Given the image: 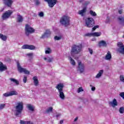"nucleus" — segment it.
<instances>
[{
	"mask_svg": "<svg viewBox=\"0 0 124 124\" xmlns=\"http://www.w3.org/2000/svg\"><path fill=\"white\" fill-rule=\"evenodd\" d=\"M60 24L64 27H68L70 24V17L67 16H63L60 18Z\"/></svg>",
	"mask_w": 124,
	"mask_h": 124,
	"instance_id": "obj_2",
	"label": "nucleus"
},
{
	"mask_svg": "<svg viewBox=\"0 0 124 124\" xmlns=\"http://www.w3.org/2000/svg\"><path fill=\"white\" fill-rule=\"evenodd\" d=\"M63 87L64 85L63 83H59L56 86V89L58 90V92H62L63 91Z\"/></svg>",
	"mask_w": 124,
	"mask_h": 124,
	"instance_id": "obj_15",
	"label": "nucleus"
},
{
	"mask_svg": "<svg viewBox=\"0 0 124 124\" xmlns=\"http://www.w3.org/2000/svg\"><path fill=\"white\" fill-rule=\"evenodd\" d=\"M119 112L120 114H124V107H121L119 109Z\"/></svg>",
	"mask_w": 124,
	"mask_h": 124,
	"instance_id": "obj_38",
	"label": "nucleus"
},
{
	"mask_svg": "<svg viewBox=\"0 0 124 124\" xmlns=\"http://www.w3.org/2000/svg\"><path fill=\"white\" fill-rule=\"evenodd\" d=\"M90 87H92L91 90L93 92H94V91H95V87H93L92 85H90Z\"/></svg>",
	"mask_w": 124,
	"mask_h": 124,
	"instance_id": "obj_47",
	"label": "nucleus"
},
{
	"mask_svg": "<svg viewBox=\"0 0 124 124\" xmlns=\"http://www.w3.org/2000/svg\"><path fill=\"white\" fill-rule=\"evenodd\" d=\"M53 111V107H49L46 110V113L47 114H50Z\"/></svg>",
	"mask_w": 124,
	"mask_h": 124,
	"instance_id": "obj_32",
	"label": "nucleus"
},
{
	"mask_svg": "<svg viewBox=\"0 0 124 124\" xmlns=\"http://www.w3.org/2000/svg\"><path fill=\"white\" fill-rule=\"evenodd\" d=\"M17 68L18 72H19L20 73L24 72L25 74L28 75L30 74V71L22 67V66H21V64H20L19 62H17Z\"/></svg>",
	"mask_w": 124,
	"mask_h": 124,
	"instance_id": "obj_6",
	"label": "nucleus"
},
{
	"mask_svg": "<svg viewBox=\"0 0 124 124\" xmlns=\"http://www.w3.org/2000/svg\"><path fill=\"white\" fill-rule=\"evenodd\" d=\"M40 4H41V3H40V1H39V0H36L35 1V5H37V6L40 5Z\"/></svg>",
	"mask_w": 124,
	"mask_h": 124,
	"instance_id": "obj_42",
	"label": "nucleus"
},
{
	"mask_svg": "<svg viewBox=\"0 0 124 124\" xmlns=\"http://www.w3.org/2000/svg\"><path fill=\"white\" fill-rule=\"evenodd\" d=\"M86 12H87V8L84 7L83 8L82 10L78 11V14H79V15H80V16L83 17V16H85V15L86 14Z\"/></svg>",
	"mask_w": 124,
	"mask_h": 124,
	"instance_id": "obj_13",
	"label": "nucleus"
},
{
	"mask_svg": "<svg viewBox=\"0 0 124 124\" xmlns=\"http://www.w3.org/2000/svg\"><path fill=\"white\" fill-rule=\"evenodd\" d=\"M120 81H122V82H124V76H120Z\"/></svg>",
	"mask_w": 124,
	"mask_h": 124,
	"instance_id": "obj_45",
	"label": "nucleus"
},
{
	"mask_svg": "<svg viewBox=\"0 0 124 124\" xmlns=\"http://www.w3.org/2000/svg\"><path fill=\"white\" fill-rule=\"evenodd\" d=\"M59 93V97L62 100H64L65 99V95H64V93L63 91L58 92Z\"/></svg>",
	"mask_w": 124,
	"mask_h": 124,
	"instance_id": "obj_19",
	"label": "nucleus"
},
{
	"mask_svg": "<svg viewBox=\"0 0 124 124\" xmlns=\"http://www.w3.org/2000/svg\"><path fill=\"white\" fill-rule=\"evenodd\" d=\"M69 60L70 61V62L72 65L73 66H75V64H76L75 61H74V60H73L71 57H69Z\"/></svg>",
	"mask_w": 124,
	"mask_h": 124,
	"instance_id": "obj_25",
	"label": "nucleus"
},
{
	"mask_svg": "<svg viewBox=\"0 0 124 124\" xmlns=\"http://www.w3.org/2000/svg\"><path fill=\"white\" fill-rule=\"evenodd\" d=\"M24 108V103L22 102H19L17 103L16 106V115L17 117H20L21 116V113L23 109Z\"/></svg>",
	"mask_w": 124,
	"mask_h": 124,
	"instance_id": "obj_1",
	"label": "nucleus"
},
{
	"mask_svg": "<svg viewBox=\"0 0 124 124\" xmlns=\"http://www.w3.org/2000/svg\"><path fill=\"white\" fill-rule=\"evenodd\" d=\"M44 1L47 2L49 8H53L57 4L58 0H44Z\"/></svg>",
	"mask_w": 124,
	"mask_h": 124,
	"instance_id": "obj_7",
	"label": "nucleus"
},
{
	"mask_svg": "<svg viewBox=\"0 0 124 124\" xmlns=\"http://www.w3.org/2000/svg\"><path fill=\"white\" fill-rule=\"evenodd\" d=\"M93 36H100L101 35V32H95L93 33L92 34Z\"/></svg>",
	"mask_w": 124,
	"mask_h": 124,
	"instance_id": "obj_30",
	"label": "nucleus"
},
{
	"mask_svg": "<svg viewBox=\"0 0 124 124\" xmlns=\"http://www.w3.org/2000/svg\"><path fill=\"white\" fill-rule=\"evenodd\" d=\"M88 4H90V1H86L85 2L84 5H88Z\"/></svg>",
	"mask_w": 124,
	"mask_h": 124,
	"instance_id": "obj_54",
	"label": "nucleus"
},
{
	"mask_svg": "<svg viewBox=\"0 0 124 124\" xmlns=\"http://www.w3.org/2000/svg\"><path fill=\"white\" fill-rule=\"evenodd\" d=\"M98 28V26H95L92 28V31H95Z\"/></svg>",
	"mask_w": 124,
	"mask_h": 124,
	"instance_id": "obj_48",
	"label": "nucleus"
},
{
	"mask_svg": "<svg viewBox=\"0 0 124 124\" xmlns=\"http://www.w3.org/2000/svg\"><path fill=\"white\" fill-rule=\"evenodd\" d=\"M90 14L93 16H96V13H95V12H93V10H91L90 11Z\"/></svg>",
	"mask_w": 124,
	"mask_h": 124,
	"instance_id": "obj_34",
	"label": "nucleus"
},
{
	"mask_svg": "<svg viewBox=\"0 0 124 124\" xmlns=\"http://www.w3.org/2000/svg\"><path fill=\"white\" fill-rule=\"evenodd\" d=\"M81 92H84V90H83V88L82 87H79L78 89L77 92L79 93H81Z\"/></svg>",
	"mask_w": 124,
	"mask_h": 124,
	"instance_id": "obj_39",
	"label": "nucleus"
},
{
	"mask_svg": "<svg viewBox=\"0 0 124 124\" xmlns=\"http://www.w3.org/2000/svg\"><path fill=\"white\" fill-rule=\"evenodd\" d=\"M86 36H93V33H88L85 35Z\"/></svg>",
	"mask_w": 124,
	"mask_h": 124,
	"instance_id": "obj_46",
	"label": "nucleus"
},
{
	"mask_svg": "<svg viewBox=\"0 0 124 124\" xmlns=\"http://www.w3.org/2000/svg\"><path fill=\"white\" fill-rule=\"evenodd\" d=\"M3 96H5L6 97H7L8 96H10V94L9 93H5L3 94Z\"/></svg>",
	"mask_w": 124,
	"mask_h": 124,
	"instance_id": "obj_43",
	"label": "nucleus"
},
{
	"mask_svg": "<svg viewBox=\"0 0 124 124\" xmlns=\"http://www.w3.org/2000/svg\"><path fill=\"white\" fill-rule=\"evenodd\" d=\"M10 81H11V82H13V83H15V84H16V85H19V81L15 78H10Z\"/></svg>",
	"mask_w": 124,
	"mask_h": 124,
	"instance_id": "obj_31",
	"label": "nucleus"
},
{
	"mask_svg": "<svg viewBox=\"0 0 124 124\" xmlns=\"http://www.w3.org/2000/svg\"><path fill=\"white\" fill-rule=\"evenodd\" d=\"M82 50V45H74L72 48L71 55L72 57L74 56V54H79Z\"/></svg>",
	"mask_w": 124,
	"mask_h": 124,
	"instance_id": "obj_3",
	"label": "nucleus"
},
{
	"mask_svg": "<svg viewBox=\"0 0 124 124\" xmlns=\"http://www.w3.org/2000/svg\"><path fill=\"white\" fill-rule=\"evenodd\" d=\"M60 124H63V120H61L60 122Z\"/></svg>",
	"mask_w": 124,
	"mask_h": 124,
	"instance_id": "obj_57",
	"label": "nucleus"
},
{
	"mask_svg": "<svg viewBox=\"0 0 124 124\" xmlns=\"http://www.w3.org/2000/svg\"><path fill=\"white\" fill-rule=\"evenodd\" d=\"M26 124H33V123L31 121H26Z\"/></svg>",
	"mask_w": 124,
	"mask_h": 124,
	"instance_id": "obj_53",
	"label": "nucleus"
},
{
	"mask_svg": "<svg viewBox=\"0 0 124 124\" xmlns=\"http://www.w3.org/2000/svg\"><path fill=\"white\" fill-rule=\"evenodd\" d=\"M94 40H95V38H93L92 39V41H94Z\"/></svg>",
	"mask_w": 124,
	"mask_h": 124,
	"instance_id": "obj_59",
	"label": "nucleus"
},
{
	"mask_svg": "<svg viewBox=\"0 0 124 124\" xmlns=\"http://www.w3.org/2000/svg\"><path fill=\"white\" fill-rule=\"evenodd\" d=\"M12 13H13V11H12V10H8L6 11L3 14L2 18L3 20H6L7 19H8V18L11 16Z\"/></svg>",
	"mask_w": 124,
	"mask_h": 124,
	"instance_id": "obj_8",
	"label": "nucleus"
},
{
	"mask_svg": "<svg viewBox=\"0 0 124 124\" xmlns=\"http://www.w3.org/2000/svg\"><path fill=\"white\" fill-rule=\"evenodd\" d=\"M9 93L10 96H12V95H18V92L16 91H12Z\"/></svg>",
	"mask_w": 124,
	"mask_h": 124,
	"instance_id": "obj_28",
	"label": "nucleus"
},
{
	"mask_svg": "<svg viewBox=\"0 0 124 124\" xmlns=\"http://www.w3.org/2000/svg\"><path fill=\"white\" fill-rule=\"evenodd\" d=\"M78 70L80 72V73H83L85 72V65L84 63H82V62H78Z\"/></svg>",
	"mask_w": 124,
	"mask_h": 124,
	"instance_id": "obj_9",
	"label": "nucleus"
},
{
	"mask_svg": "<svg viewBox=\"0 0 124 124\" xmlns=\"http://www.w3.org/2000/svg\"><path fill=\"white\" fill-rule=\"evenodd\" d=\"M0 38L3 40V41H6L7 39V36L6 35H3L2 34L0 33Z\"/></svg>",
	"mask_w": 124,
	"mask_h": 124,
	"instance_id": "obj_29",
	"label": "nucleus"
},
{
	"mask_svg": "<svg viewBox=\"0 0 124 124\" xmlns=\"http://www.w3.org/2000/svg\"><path fill=\"white\" fill-rule=\"evenodd\" d=\"M109 104L110 106H112L113 108L114 107H116V106H117L118 105V103L117 102V100L116 99H114L112 101L110 102L109 103Z\"/></svg>",
	"mask_w": 124,
	"mask_h": 124,
	"instance_id": "obj_16",
	"label": "nucleus"
},
{
	"mask_svg": "<svg viewBox=\"0 0 124 124\" xmlns=\"http://www.w3.org/2000/svg\"><path fill=\"white\" fill-rule=\"evenodd\" d=\"M120 96H121V97H123L124 99V93H120Z\"/></svg>",
	"mask_w": 124,
	"mask_h": 124,
	"instance_id": "obj_50",
	"label": "nucleus"
},
{
	"mask_svg": "<svg viewBox=\"0 0 124 124\" xmlns=\"http://www.w3.org/2000/svg\"><path fill=\"white\" fill-rule=\"evenodd\" d=\"M21 48L22 49H29V50H34L36 49L35 46L32 45H24L22 46Z\"/></svg>",
	"mask_w": 124,
	"mask_h": 124,
	"instance_id": "obj_12",
	"label": "nucleus"
},
{
	"mask_svg": "<svg viewBox=\"0 0 124 124\" xmlns=\"http://www.w3.org/2000/svg\"><path fill=\"white\" fill-rule=\"evenodd\" d=\"M33 80L34 86H38V79H37V77H33Z\"/></svg>",
	"mask_w": 124,
	"mask_h": 124,
	"instance_id": "obj_24",
	"label": "nucleus"
},
{
	"mask_svg": "<svg viewBox=\"0 0 124 124\" xmlns=\"http://www.w3.org/2000/svg\"><path fill=\"white\" fill-rule=\"evenodd\" d=\"M6 105L5 104H0V110H2V109H4Z\"/></svg>",
	"mask_w": 124,
	"mask_h": 124,
	"instance_id": "obj_36",
	"label": "nucleus"
},
{
	"mask_svg": "<svg viewBox=\"0 0 124 124\" xmlns=\"http://www.w3.org/2000/svg\"><path fill=\"white\" fill-rule=\"evenodd\" d=\"M24 20V18L22 16L20 15L19 14L17 15V17L16 18V21L18 23H22Z\"/></svg>",
	"mask_w": 124,
	"mask_h": 124,
	"instance_id": "obj_22",
	"label": "nucleus"
},
{
	"mask_svg": "<svg viewBox=\"0 0 124 124\" xmlns=\"http://www.w3.org/2000/svg\"><path fill=\"white\" fill-rule=\"evenodd\" d=\"M118 19L119 21V22L120 23V24H123V22H124V17L119 16L118 18Z\"/></svg>",
	"mask_w": 124,
	"mask_h": 124,
	"instance_id": "obj_33",
	"label": "nucleus"
},
{
	"mask_svg": "<svg viewBox=\"0 0 124 124\" xmlns=\"http://www.w3.org/2000/svg\"><path fill=\"white\" fill-rule=\"evenodd\" d=\"M20 124H27V121H24L23 120H20Z\"/></svg>",
	"mask_w": 124,
	"mask_h": 124,
	"instance_id": "obj_44",
	"label": "nucleus"
},
{
	"mask_svg": "<svg viewBox=\"0 0 124 124\" xmlns=\"http://www.w3.org/2000/svg\"><path fill=\"white\" fill-rule=\"evenodd\" d=\"M27 77L26 76H24L23 81L24 83H27Z\"/></svg>",
	"mask_w": 124,
	"mask_h": 124,
	"instance_id": "obj_41",
	"label": "nucleus"
},
{
	"mask_svg": "<svg viewBox=\"0 0 124 124\" xmlns=\"http://www.w3.org/2000/svg\"><path fill=\"white\" fill-rule=\"evenodd\" d=\"M50 34H51V31H50V30H46L45 33L42 35L41 38H45V37H48Z\"/></svg>",
	"mask_w": 124,
	"mask_h": 124,
	"instance_id": "obj_17",
	"label": "nucleus"
},
{
	"mask_svg": "<svg viewBox=\"0 0 124 124\" xmlns=\"http://www.w3.org/2000/svg\"><path fill=\"white\" fill-rule=\"evenodd\" d=\"M54 39H55V40H61V39H62V37L61 36H56L54 37Z\"/></svg>",
	"mask_w": 124,
	"mask_h": 124,
	"instance_id": "obj_40",
	"label": "nucleus"
},
{
	"mask_svg": "<svg viewBox=\"0 0 124 124\" xmlns=\"http://www.w3.org/2000/svg\"><path fill=\"white\" fill-rule=\"evenodd\" d=\"M91 55H93V49H92L91 48H89L88 49Z\"/></svg>",
	"mask_w": 124,
	"mask_h": 124,
	"instance_id": "obj_52",
	"label": "nucleus"
},
{
	"mask_svg": "<svg viewBox=\"0 0 124 124\" xmlns=\"http://www.w3.org/2000/svg\"><path fill=\"white\" fill-rule=\"evenodd\" d=\"M112 59V56L111 55V53L108 51L105 57V60L107 61H110Z\"/></svg>",
	"mask_w": 124,
	"mask_h": 124,
	"instance_id": "obj_23",
	"label": "nucleus"
},
{
	"mask_svg": "<svg viewBox=\"0 0 124 124\" xmlns=\"http://www.w3.org/2000/svg\"><path fill=\"white\" fill-rule=\"evenodd\" d=\"M7 69V67L5 65H3L2 62H0V72H2L4 71V70H6Z\"/></svg>",
	"mask_w": 124,
	"mask_h": 124,
	"instance_id": "obj_18",
	"label": "nucleus"
},
{
	"mask_svg": "<svg viewBox=\"0 0 124 124\" xmlns=\"http://www.w3.org/2000/svg\"><path fill=\"white\" fill-rule=\"evenodd\" d=\"M94 25V20L92 17H88L85 19V26L87 28H93Z\"/></svg>",
	"mask_w": 124,
	"mask_h": 124,
	"instance_id": "obj_4",
	"label": "nucleus"
},
{
	"mask_svg": "<svg viewBox=\"0 0 124 124\" xmlns=\"http://www.w3.org/2000/svg\"><path fill=\"white\" fill-rule=\"evenodd\" d=\"M1 11V12H2V11H3V10H1V11Z\"/></svg>",
	"mask_w": 124,
	"mask_h": 124,
	"instance_id": "obj_60",
	"label": "nucleus"
},
{
	"mask_svg": "<svg viewBox=\"0 0 124 124\" xmlns=\"http://www.w3.org/2000/svg\"><path fill=\"white\" fill-rule=\"evenodd\" d=\"M35 31V30L33 28L31 27V25L26 24L25 26V34L27 36H29L31 33H33Z\"/></svg>",
	"mask_w": 124,
	"mask_h": 124,
	"instance_id": "obj_5",
	"label": "nucleus"
},
{
	"mask_svg": "<svg viewBox=\"0 0 124 124\" xmlns=\"http://www.w3.org/2000/svg\"><path fill=\"white\" fill-rule=\"evenodd\" d=\"M99 46L100 47H106L107 46V44H106V42L105 41H100L99 43Z\"/></svg>",
	"mask_w": 124,
	"mask_h": 124,
	"instance_id": "obj_20",
	"label": "nucleus"
},
{
	"mask_svg": "<svg viewBox=\"0 0 124 124\" xmlns=\"http://www.w3.org/2000/svg\"><path fill=\"white\" fill-rule=\"evenodd\" d=\"M27 108L29 109V110H30V111H31L32 112H33V111H34V108H35L34 107V106L31 105H28Z\"/></svg>",
	"mask_w": 124,
	"mask_h": 124,
	"instance_id": "obj_26",
	"label": "nucleus"
},
{
	"mask_svg": "<svg viewBox=\"0 0 124 124\" xmlns=\"http://www.w3.org/2000/svg\"><path fill=\"white\" fill-rule=\"evenodd\" d=\"M109 22H110V18L109 17H107L106 21V23H109Z\"/></svg>",
	"mask_w": 124,
	"mask_h": 124,
	"instance_id": "obj_51",
	"label": "nucleus"
},
{
	"mask_svg": "<svg viewBox=\"0 0 124 124\" xmlns=\"http://www.w3.org/2000/svg\"><path fill=\"white\" fill-rule=\"evenodd\" d=\"M78 121V117H77L74 120V122L76 123V122H77Z\"/></svg>",
	"mask_w": 124,
	"mask_h": 124,
	"instance_id": "obj_56",
	"label": "nucleus"
},
{
	"mask_svg": "<svg viewBox=\"0 0 124 124\" xmlns=\"http://www.w3.org/2000/svg\"><path fill=\"white\" fill-rule=\"evenodd\" d=\"M118 46L119 48L117 49V51L120 54H124V46L122 42H118Z\"/></svg>",
	"mask_w": 124,
	"mask_h": 124,
	"instance_id": "obj_10",
	"label": "nucleus"
},
{
	"mask_svg": "<svg viewBox=\"0 0 124 124\" xmlns=\"http://www.w3.org/2000/svg\"><path fill=\"white\" fill-rule=\"evenodd\" d=\"M60 116H61V114H58L56 115V117L58 118V117H60Z\"/></svg>",
	"mask_w": 124,
	"mask_h": 124,
	"instance_id": "obj_58",
	"label": "nucleus"
},
{
	"mask_svg": "<svg viewBox=\"0 0 124 124\" xmlns=\"http://www.w3.org/2000/svg\"><path fill=\"white\" fill-rule=\"evenodd\" d=\"M103 72L104 71L103 70H100L99 71L98 73L96 75L95 78L98 79L100 78L102 76V74H103Z\"/></svg>",
	"mask_w": 124,
	"mask_h": 124,
	"instance_id": "obj_21",
	"label": "nucleus"
},
{
	"mask_svg": "<svg viewBox=\"0 0 124 124\" xmlns=\"http://www.w3.org/2000/svg\"><path fill=\"white\" fill-rule=\"evenodd\" d=\"M44 60L46 62H53L54 61V57L52 56H48L47 57H44Z\"/></svg>",
	"mask_w": 124,
	"mask_h": 124,
	"instance_id": "obj_14",
	"label": "nucleus"
},
{
	"mask_svg": "<svg viewBox=\"0 0 124 124\" xmlns=\"http://www.w3.org/2000/svg\"><path fill=\"white\" fill-rule=\"evenodd\" d=\"M85 2V0H78V2H79V3H83Z\"/></svg>",
	"mask_w": 124,
	"mask_h": 124,
	"instance_id": "obj_55",
	"label": "nucleus"
},
{
	"mask_svg": "<svg viewBox=\"0 0 124 124\" xmlns=\"http://www.w3.org/2000/svg\"><path fill=\"white\" fill-rule=\"evenodd\" d=\"M38 16H40V17H44V13L43 12H40L38 13Z\"/></svg>",
	"mask_w": 124,
	"mask_h": 124,
	"instance_id": "obj_37",
	"label": "nucleus"
},
{
	"mask_svg": "<svg viewBox=\"0 0 124 124\" xmlns=\"http://www.w3.org/2000/svg\"><path fill=\"white\" fill-rule=\"evenodd\" d=\"M2 2L7 7H11L13 4V0H2Z\"/></svg>",
	"mask_w": 124,
	"mask_h": 124,
	"instance_id": "obj_11",
	"label": "nucleus"
},
{
	"mask_svg": "<svg viewBox=\"0 0 124 124\" xmlns=\"http://www.w3.org/2000/svg\"><path fill=\"white\" fill-rule=\"evenodd\" d=\"M52 53V49H51V48L47 47L45 49V54L46 55H49Z\"/></svg>",
	"mask_w": 124,
	"mask_h": 124,
	"instance_id": "obj_27",
	"label": "nucleus"
},
{
	"mask_svg": "<svg viewBox=\"0 0 124 124\" xmlns=\"http://www.w3.org/2000/svg\"><path fill=\"white\" fill-rule=\"evenodd\" d=\"M123 12H124V10L123 9L119 10L118 11V13H119V14H123Z\"/></svg>",
	"mask_w": 124,
	"mask_h": 124,
	"instance_id": "obj_49",
	"label": "nucleus"
},
{
	"mask_svg": "<svg viewBox=\"0 0 124 124\" xmlns=\"http://www.w3.org/2000/svg\"><path fill=\"white\" fill-rule=\"evenodd\" d=\"M26 56H27V57H29V58H32V57H33V53L31 52L27 53L26 54Z\"/></svg>",
	"mask_w": 124,
	"mask_h": 124,
	"instance_id": "obj_35",
	"label": "nucleus"
}]
</instances>
